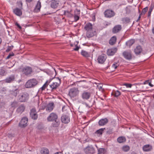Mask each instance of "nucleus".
Wrapping results in <instances>:
<instances>
[{"mask_svg":"<svg viewBox=\"0 0 154 154\" xmlns=\"http://www.w3.org/2000/svg\"><path fill=\"white\" fill-rule=\"evenodd\" d=\"M83 104L85 105L88 108H90L92 106V105L91 104H88L86 102H84Z\"/></svg>","mask_w":154,"mask_h":154,"instance_id":"nucleus-47","label":"nucleus"},{"mask_svg":"<svg viewBox=\"0 0 154 154\" xmlns=\"http://www.w3.org/2000/svg\"><path fill=\"white\" fill-rule=\"evenodd\" d=\"M41 7V3L40 1H38L34 9V11L35 12H39L40 11Z\"/></svg>","mask_w":154,"mask_h":154,"instance_id":"nucleus-24","label":"nucleus"},{"mask_svg":"<svg viewBox=\"0 0 154 154\" xmlns=\"http://www.w3.org/2000/svg\"><path fill=\"white\" fill-rule=\"evenodd\" d=\"M81 54L83 56L85 57H88L90 56V54L88 53L83 50L82 51Z\"/></svg>","mask_w":154,"mask_h":154,"instance_id":"nucleus-37","label":"nucleus"},{"mask_svg":"<svg viewBox=\"0 0 154 154\" xmlns=\"http://www.w3.org/2000/svg\"><path fill=\"white\" fill-rule=\"evenodd\" d=\"M84 152L86 154H93L95 152V150L92 146H88L85 149Z\"/></svg>","mask_w":154,"mask_h":154,"instance_id":"nucleus-8","label":"nucleus"},{"mask_svg":"<svg viewBox=\"0 0 154 154\" xmlns=\"http://www.w3.org/2000/svg\"><path fill=\"white\" fill-rule=\"evenodd\" d=\"M148 9V7H146V8H144L142 11L141 14H144L147 11Z\"/></svg>","mask_w":154,"mask_h":154,"instance_id":"nucleus-45","label":"nucleus"},{"mask_svg":"<svg viewBox=\"0 0 154 154\" xmlns=\"http://www.w3.org/2000/svg\"><path fill=\"white\" fill-rule=\"evenodd\" d=\"M13 48V46H8L6 50L7 52H8L11 50Z\"/></svg>","mask_w":154,"mask_h":154,"instance_id":"nucleus-50","label":"nucleus"},{"mask_svg":"<svg viewBox=\"0 0 154 154\" xmlns=\"http://www.w3.org/2000/svg\"><path fill=\"white\" fill-rule=\"evenodd\" d=\"M60 122L59 120L54 121V122L52 124V126L53 127H58L60 125Z\"/></svg>","mask_w":154,"mask_h":154,"instance_id":"nucleus-38","label":"nucleus"},{"mask_svg":"<svg viewBox=\"0 0 154 154\" xmlns=\"http://www.w3.org/2000/svg\"><path fill=\"white\" fill-rule=\"evenodd\" d=\"M60 82H58L57 83H55L53 82L52 84L50 85V86L51 89L52 90L56 89L59 86Z\"/></svg>","mask_w":154,"mask_h":154,"instance_id":"nucleus-22","label":"nucleus"},{"mask_svg":"<svg viewBox=\"0 0 154 154\" xmlns=\"http://www.w3.org/2000/svg\"><path fill=\"white\" fill-rule=\"evenodd\" d=\"M25 109V107L23 105H21L17 109V111L19 113H22Z\"/></svg>","mask_w":154,"mask_h":154,"instance_id":"nucleus-30","label":"nucleus"},{"mask_svg":"<svg viewBox=\"0 0 154 154\" xmlns=\"http://www.w3.org/2000/svg\"><path fill=\"white\" fill-rule=\"evenodd\" d=\"M61 120L62 122L64 123H67L69 122V119L68 116L64 115L61 117Z\"/></svg>","mask_w":154,"mask_h":154,"instance_id":"nucleus-19","label":"nucleus"},{"mask_svg":"<svg viewBox=\"0 0 154 154\" xmlns=\"http://www.w3.org/2000/svg\"><path fill=\"white\" fill-rule=\"evenodd\" d=\"M84 29L88 32V31H90L91 30L93 29V28L92 25L90 23H87L84 27Z\"/></svg>","mask_w":154,"mask_h":154,"instance_id":"nucleus-20","label":"nucleus"},{"mask_svg":"<svg viewBox=\"0 0 154 154\" xmlns=\"http://www.w3.org/2000/svg\"><path fill=\"white\" fill-rule=\"evenodd\" d=\"M152 10V8L151 7H150L149 9V11L148 12V17H149L150 16L151 12Z\"/></svg>","mask_w":154,"mask_h":154,"instance_id":"nucleus-48","label":"nucleus"},{"mask_svg":"<svg viewBox=\"0 0 154 154\" xmlns=\"http://www.w3.org/2000/svg\"><path fill=\"white\" fill-rule=\"evenodd\" d=\"M121 94L120 91L118 90L113 91L111 94V95L114 96L115 97H118Z\"/></svg>","mask_w":154,"mask_h":154,"instance_id":"nucleus-27","label":"nucleus"},{"mask_svg":"<svg viewBox=\"0 0 154 154\" xmlns=\"http://www.w3.org/2000/svg\"><path fill=\"white\" fill-rule=\"evenodd\" d=\"M103 85L101 84H99L97 86V88L99 91H103V89L102 88Z\"/></svg>","mask_w":154,"mask_h":154,"instance_id":"nucleus-42","label":"nucleus"},{"mask_svg":"<svg viewBox=\"0 0 154 154\" xmlns=\"http://www.w3.org/2000/svg\"><path fill=\"white\" fill-rule=\"evenodd\" d=\"M117 49L115 48L108 49L107 51V54L109 56L113 55L117 51Z\"/></svg>","mask_w":154,"mask_h":154,"instance_id":"nucleus-16","label":"nucleus"},{"mask_svg":"<svg viewBox=\"0 0 154 154\" xmlns=\"http://www.w3.org/2000/svg\"><path fill=\"white\" fill-rule=\"evenodd\" d=\"M108 122V120L106 118L101 119L99 120L98 124L100 126H103L106 124Z\"/></svg>","mask_w":154,"mask_h":154,"instance_id":"nucleus-14","label":"nucleus"},{"mask_svg":"<svg viewBox=\"0 0 154 154\" xmlns=\"http://www.w3.org/2000/svg\"><path fill=\"white\" fill-rule=\"evenodd\" d=\"M2 72H3V74H1L2 75H4V74H3L5 73V71L4 70H2Z\"/></svg>","mask_w":154,"mask_h":154,"instance_id":"nucleus-60","label":"nucleus"},{"mask_svg":"<svg viewBox=\"0 0 154 154\" xmlns=\"http://www.w3.org/2000/svg\"><path fill=\"white\" fill-rule=\"evenodd\" d=\"M91 93L86 91H84L81 94V97L84 100H88L91 96Z\"/></svg>","mask_w":154,"mask_h":154,"instance_id":"nucleus-5","label":"nucleus"},{"mask_svg":"<svg viewBox=\"0 0 154 154\" xmlns=\"http://www.w3.org/2000/svg\"><path fill=\"white\" fill-rule=\"evenodd\" d=\"M30 114V116L32 119L34 120L37 119L38 115L37 114L36 110L35 108H33L31 109Z\"/></svg>","mask_w":154,"mask_h":154,"instance_id":"nucleus-11","label":"nucleus"},{"mask_svg":"<svg viewBox=\"0 0 154 154\" xmlns=\"http://www.w3.org/2000/svg\"><path fill=\"white\" fill-rule=\"evenodd\" d=\"M29 97V95L27 93L23 92L18 96V99L21 102H25L28 100Z\"/></svg>","mask_w":154,"mask_h":154,"instance_id":"nucleus-1","label":"nucleus"},{"mask_svg":"<svg viewBox=\"0 0 154 154\" xmlns=\"http://www.w3.org/2000/svg\"><path fill=\"white\" fill-rule=\"evenodd\" d=\"M122 26L120 25H117L115 26L112 29V32L114 33H116L119 32L121 30Z\"/></svg>","mask_w":154,"mask_h":154,"instance_id":"nucleus-18","label":"nucleus"},{"mask_svg":"<svg viewBox=\"0 0 154 154\" xmlns=\"http://www.w3.org/2000/svg\"><path fill=\"white\" fill-rule=\"evenodd\" d=\"M148 84H149V85L150 86H151V87H153V85L151 84V82H149Z\"/></svg>","mask_w":154,"mask_h":154,"instance_id":"nucleus-57","label":"nucleus"},{"mask_svg":"<svg viewBox=\"0 0 154 154\" xmlns=\"http://www.w3.org/2000/svg\"><path fill=\"white\" fill-rule=\"evenodd\" d=\"M144 151L148 152L151 151L152 149V147L151 146L147 144L144 146L143 147Z\"/></svg>","mask_w":154,"mask_h":154,"instance_id":"nucleus-21","label":"nucleus"},{"mask_svg":"<svg viewBox=\"0 0 154 154\" xmlns=\"http://www.w3.org/2000/svg\"><path fill=\"white\" fill-rule=\"evenodd\" d=\"M79 91L77 88H73L70 89L69 94L71 97H74L78 96Z\"/></svg>","mask_w":154,"mask_h":154,"instance_id":"nucleus-3","label":"nucleus"},{"mask_svg":"<svg viewBox=\"0 0 154 154\" xmlns=\"http://www.w3.org/2000/svg\"><path fill=\"white\" fill-rule=\"evenodd\" d=\"M52 72L53 73H51V72L50 71L49 74L53 78H54L56 74V72L55 69H54V71L53 72Z\"/></svg>","mask_w":154,"mask_h":154,"instance_id":"nucleus-41","label":"nucleus"},{"mask_svg":"<svg viewBox=\"0 0 154 154\" xmlns=\"http://www.w3.org/2000/svg\"><path fill=\"white\" fill-rule=\"evenodd\" d=\"M48 85V84H47V82L42 86V87L41 88L42 91L44 90L47 87V85Z\"/></svg>","mask_w":154,"mask_h":154,"instance_id":"nucleus-46","label":"nucleus"},{"mask_svg":"<svg viewBox=\"0 0 154 154\" xmlns=\"http://www.w3.org/2000/svg\"><path fill=\"white\" fill-rule=\"evenodd\" d=\"M123 85L126 86L127 88H131L132 86V85L131 84L128 83H124L123 84Z\"/></svg>","mask_w":154,"mask_h":154,"instance_id":"nucleus-49","label":"nucleus"},{"mask_svg":"<svg viewBox=\"0 0 154 154\" xmlns=\"http://www.w3.org/2000/svg\"><path fill=\"white\" fill-rule=\"evenodd\" d=\"M22 72L25 75L30 76L33 72V70L31 67L26 66L22 69Z\"/></svg>","mask_w":154,"mask_h":154,"instance_id":"nucleus-2","label":"nucleus"},{"mask_svg":"<svg viewBox=\"0 0 154 154\" xmlns=\"http://www.w3.org/2000/svg\"><path fill=\"white\" fill-rule=\"evenodd\" d=\"M79 47L77 45H76L75 48L73 50L75 51H77L79 50Z\"/></svg>","mask_w":154,"mask_h":154,"instance_id":"nucleus-54","label":"nucleus"},{"mask_svg":"<svg viewBox=\"0 0 154 154\" xmlns=\"http://www.w3.org/2000/svg\"><path fill=\"white\" fill-rule=\"evenodd\" d=\"M131 154H136L134 152H132L131 153Z\"/></svg>","mask_w":154,"mask_h":154,"instance_id":"nucleus-63","label":"nucleus"},{"mask_svg":"<svg viewBox=\"0 0 154 154\" xmlns=\"http://www.w3.org/2000/svg\"><path fill=\"white\" fill-rule=\"evenodd\" d=\"M116 36L112 37L109 41V43L111 45H113L116 42Z\"/></svg>","mask_w":154,"mask_h":154,"instance_id":"nucleus-32","label":"nucleus"},{"mask_svg":"<svg viewBox=\"0 0 154 154\" xmlns=\"http://www.w3.org/2000/svg\"><path fill=\"white\" fill-rule=\"evenodd\" d=\"M105 129V128H101L100 129L98 130H97L95 132V134H98L99 135H102L103 133L104 130Z\"/></svg>","mask_w":154,"mask_h":154,"instance_id":"nucleus-35","label":"nucleus"},{"mask_svg":"<svg viewBox=\"0 0 154 154\" xmlns=\"http://www.w3.org/2000/svg\"><path fill=\"white\" fill-rule=\"evenodd\" d=\"M11 57L8 55V56L7 57L6 59H8L10 58Z\"/></svg>","mask_w":154,"mask_h":154,"instance_id":"nucleus-59","label":"nucleus"},{"mask_svg":"<svg viewBox=\"0 0 154 154\" xmlns=\"http://www.w3.org/2000/svg\"><path fill=\"white\" fill-rule=\"evenodd\" d=\"M149 80H147L145 81V82H144L143 84H146L147 83H149Z\"/></svg>","mask_w":154,"mask_h":154,"instance_id":"nucleus-56","label":"nucleus"},{"mask_svg":"<svg viewBox=\"0 0 154 154\" xmlns=\"http://www.w3.org/2000/svg\"><path fill=\"white\" fill-rule=\"evenodd\" d=\"M119 66V64L117 63L114 62L112 66V68L116 69Z\"/></svg>","mask_w":154,"mask_h":154,"instance_id":"nucleus-44","label":"nucleus"},{"mask_svg":"<svg viewBox=\"0 0 154 154\" xmlns=\"http://www.w3.org/2000/svg\"><path fill=\"white\" fill-rule=\"evenodd\" d=\"M47 119L49 122L54 121L58 120L57 115L54 112L51 113L47 117Z\"/></svg>","mask_w":154,"mask_h":154,"instance_id":"nucleus-6","label":"nucleus"},{"mask_svg":"<svg viewBox=\"0 0 154 154\" xmlns=\"http://www.w3.org/2000/svg\"><path fill=\"white\" fill-rule=\"evenodd\" d=\"M2 42V39H1L0 38V44L1 43V42Z\"/></svg>","mask_w":154,"mask_h":154,"instance_id":"nucleus-64","label":"nucleus"},{"mask_svg":"<svg viewBox=\"0 0 154 154\" xmlns=\"http://www.w3.org/2000/svg\"><path fill=\"white\" fill-rule=\"evenodd\" d=\"M98 153L102 154L104 152L105 149L104 148H100L98 149Z\"/></svg>","mask_w":154,"mask_h":154,"instance_id":"nucleus-43","label":"nucleus"},{"mask_svg":"<svg viewBox=\"0 0 154 154\" xmlns=\"http://www.w3.org/2000/svg\"><path fill=\"white\" fill-rule=\"evenodd\" d=\"M14 13L17 15L20 16L22 15V12L21 10L18 8H16L14 10Z\"/></svg>","mask_w":154,"mask_h":154,"instance_id":"nucleus-25","label":"nucleus"},{"mask_svg":"<svg viewBox=\"0 0 154 154\" xmlns=\"http://www.w3.org/2000/svg\"><path fill=\"white\" fill-rule=\"evenodd\" d=\"M54 103H49L47 106L46 110L50 112L52 111L54 108Z\"/></svg>","mask_w":154,"mask_h":154,"instance_id":"nucleus-23","label":"nucleus"},{"mask_svg":"<svg viewBox=\"0 0 154 154\" xmlns=\"http://www.w3.org/2000/svg\"><path fill=\"white\" fill-rule=\"evenodd\" d=\"M105 17L107 18H111L113 17L115 14V13L112 10L107 9L104 12Z\"/></svg>","mask_w":154,"mask_h":154,"instance_id":"nucleus-7","label":"nucleus"},{"mask_svg":"<svg viewBox=\"0 0 154 154\" xmlns=\"http://www.w3.org/2000/svg\"><path fill=\"white\" fill-rule=\"evenodd\" d=\"M71 10L69 11L67 10H66L64 11V15L66 17H72V14Z\"/></svg>","mask_w":154,"mask_h":154,"instance_id":"nucleus-29","label":"nucleus"},{"mask_svg":"<svg viewBox=\"0 0 154 154\" xmlns=\"http://www.w3.org/2000/svg\"><path fill=\"white\" fill-rule=\"evenodd\" d=\"M56 80L55 82H54L55 83H57L58 82H60V83H59V85H60L61 83L60 79L59 78H56Z\"/></svg>","mask_w":154,"mask_h":154,"instance_id":"nucleus-51","label":"nucleus"},{"mask_svg":"<svg viewBox=\"0 0 154 154\" xmlns=\"http://www.w3.org/2000/svg\"><path fill=\"white\" fill-rule=\"evenodd\" d=\"M32 0H26V1L29 3H30L32 2Z\"/></svg>","mask_w":154,"mask_h":154,"instance_id":"nucleus-58","label":"nucleus"},{"mask_svg":"<svg viewBox=\"0 0 154 154\" xmlns=\"http://www.w3.org/2000/svg\"><path fill=\"white\" fill-rule=\"evenodd\" d=\"M124 57L126 60H130L132 58L131 52V51H125L122 53Z\"/></svg>","mask_w":154,"mask_h":154,"instance_id":"nucleus-9","label":"nucleus"},{"mask_svg":"<svg viewBox=\"0 0 154 154\" xmlns=\"http://www.w3.org/2000/svg\"><path fill=\"white\" fill-rule=\"evenodd\" d=\"M15 77L14 75H12L8 76L5 80V82L10 83L14 81L15 80Z\"/></svg>","mask_w":154,"mask_h":154,"instance_id":"nucleus-12","label":"nucleus"},{"mask_svg":"<svg viewBox=\"0 0 154 154\" xmlns=\"http://www.w3.org/2000/svg\"><path fill=\"white\" fill-rule=\"evenodd\" d=\"M41 153L42 154H49V150L47 148H43L41 149Z\"/></svg>","mask_w":154,"mask_h":154,"instance_id":"nucleus-34","label":"nucleus"},{"mask_svg":"<svg viewBox=\"0 0 154 154\" xmlns=\"http://www.w3.org/2000/svg\"><path fill=\"white\" fill-rule=\"evenodd\" d=\"M15 25L17 26L20 29H21L22 28L21 27L17 22H16V23H15Z\"/></svg>","mask_w":154,"mask_h":154,"instance_id":"nucleus-53","label":"nucleus"},{"mask_svg":"<svg viewBox=\"0 0 154 154\" xmlns=\"http://www.w3.org/2000/svg\"><path fill=\"white\" fill-rule=\"evenodd\" d=\"M38 83V81L36 79H33L29 80L26 84V86L27 88L33 87L36 85Z\"/></svg>","mask_w":154,"mask_h":154,"instance_id":"nucleus-4","label":"nucleus"},{"mask_svg":"<svg viewBox=\"0 0 154 154\" xmlns=\"http://www.w3.org/2000/svg\"><path fill=\"white\" fill-rule=\"evenodd\" d=\"M19 93V90L18 89H16L14 90H11L10 91V94L15 97H16L17 94Z\"/></svg>","mask_w":154,"mask_h":154,"instance_id":"nucleus-28","label":"nucleus"},{"mask_svg":"<svg viewBox=\"0 0 154 154\" xmlns=\"http://www.w3.org/2000/svg\"><path fill=\"white\" fill-rule=\"evenodd\" d=\"M18 102L16 101H14L12 102L11 104V106L12 107L15 108L18 106Z\"/></svg>","mask_w":154,"mask_h":154,"instance_id":"nucleus-39","label":"nucleus"},{"mask_svg":"<svg viewBox=\"0 0 154 154\" xmlns=\"http://www.w3.org/2000/svg\"><path fill=\"white\" fill-rule=\"evenodd\" d=\"M117 141L119 143H124L126 141V138L124 137H120L117 138Z\"/></svg>","mask_w":154,"mask_h":154,"instance_id":"nucleus-31","label":"nucleus"},{"mask_svg":"<svg viewBox=\"0 0 154 154\" xmlns=\"http://www.w3.org/2000/svg\"><path fill=\"white\" fill-rule=\"evenodd\" d=\"M106 59V56L104 54H102L98 57L97 60L99 63H103L105 61Z\"/></svg>","mask_w":154,"mask_h":154,"instance_id":"nucleus-15","label":"nucleus"},{"mask_svg":"<svg viewBox=\"0 0 154 154\" xmlns=\"http://www.w3.org/2000/svg\"><path fill=\"white\" fill-rule=\"evenodd\" d=\"M142 47L140 45H138L134 49V52L136 55H139L142 52Z\"/></svg>","mask_w":154,"mask_h":154,"instance_id":"nucleus-17","label":"nucleus"},{"mask_svg":"<svg viewBox=\"0 0 154 154\" xmlns=\"http://www.w3.org/2000/svg\"><path fill=\"white\" fill-rule=\"evenodd\" d=\"M59 4V2L58 1L53 0L52 1L51 4V7L54 8H56Z\"/></svg>","mask_w":154,"mask_h":154,"instance_id":"nucleus-26","label":"nucleus"},{"mask_svg":"<svg viewBox=\"0 0 154 154\" xmlns=\"http://www.w3.org/2000/svg\"><path fill=\"white\" fill-rule=\"evenodd\" d=\"M140 16L139 17H138V19H137V21H138V20H139L140 19Z\"/></svg>","mask_w":154,"mask_h":154,"instance_id":"nucleus-62","label":"nucleus"},{"mask_svg":"<svg viewBox=\"0 0 154 154\" xmlns=\"http://www.w3.org/2000/svg\"><path fill=\"white\" fill-rule=\"evenodd\" d=\"M28 119L26 117H24L21 120L19 124V126L21 127H25L27 125Z\"/></svg>","mask_w":154,"mask_h":154,"instance_id":"nucleus-10","label":"nucleus"},{"mask_svg":"<svg viewBox=\"0 0 154 154\" xmlns=\"http://www.w3.org/2000/svg\"><path fill=\"white\" fill-rule=\"evenodd\" d=\"M134 41L133 39H131L128 41L126 43V44L127 46L129 47L131 46L134 43Z\"/></svg>","mask_w":154,"mask_h":154,"instance_id":"nucleus-33","label":"nucleus"},{"mask_svg":"<svg viewBox=\"0 0 154 154\" xmlns=\"http://www.w3.org/2000/svg\"><path fill=\"white\" fill-rule=\"evenodd\" d=\"M130 19L128 17H125L122 19V20L123 23H127L130 22Z\"/></svg>","mask_w":154,"mask_h":154,"instance_id":"nucleus-36","label":"nucleus"},{"mask_svg":"<svg viewBox=\"0 0 154 154\" xmlns=\"http://www.w3.org/2000/svg\"><path fill=\"white\" fill-rule=\"evenodd\" d=\"M75 20V21H77L79 19V17L77 15H75L74 17Z\"/></svg>","mask_w":154,"mask_h":154,"instance_id":"nucleus-52","label":"nucleus"},{"mask_svg":"<svg viewBox=\"0 0 154 154\" xmlns=\"http://www.w3.org/2000/svg\"><path fill=\"white\" fill-rule=\"evenodd\" d=\"M152 32L153 34H154V27L152 28Z\"/></svg>","mask_w":154,"mask_h":154,"instance_id":"nucleus-61","label":"nucleus"},{"mask_svg":"<svg viewBox=\"0 0 154 154\" xmlns=\"http://www.w3.org/2000/svg\"><path fill=\"white\" fill-rule=\"evenodd\" d=\"M96 34V32L94 29H93L90 31L87 32L86 36L88 38H91Z\"/></svg>","mask_w":154,"mask_h":154,"instance_id":"nucleus-13","label":"nucleus"},{"mask_svg":"<svg viewBox=\"0 0 154 154\" xmlns=\"http://www.w3.org/2000/svg\"><path fill=\"white\" fill-rule=\"evenodd\" d=\"M8 55L9 56L11 57L14 56V54L12 52L11 53H10Z\"/></svg>","mask_w":154,"mask_h":154,"instance_id":"nucleus-55","label":"nucleus"},{"mask_svg":"<svg viewBox=\"0 0 154 154\" xmlns=\"http://www.w3.org/2000/svg\"><path fill=\"white\" fill-rule=\"evenodd\" d=\"M122 149L124 151L126 152L129 150L130 147L128 146H125L122 147Z\"/></svg>","mask_w":154,"mask_h":154,"instance_id":"nucleus-40","label":"nucleus"}]
</instances>
